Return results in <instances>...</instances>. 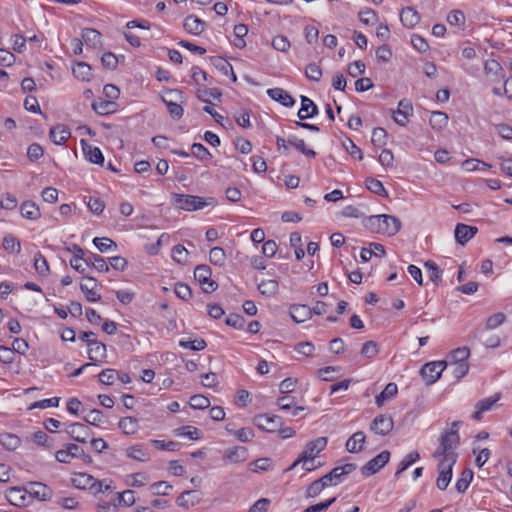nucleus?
<instances>
[{"mask_svg":"<svg viewBox=\"0 0 512 512\" xmlns=\"http://www.w3.org/2000/svg\"><path fill=\"white\" fill-rule=\"evenodd\" d=\"M455 463L456 459H440L438 464L439 475L436 480V485L440 490H445L448 487L452 478V469Z\"/></svg>","mask_w":512,"mask_h":512,"instance_id":"423d86ee","label":"nucleus"},{"mask_svg":"<svg viewBox=\"0 0 512 512\" xmlns=\"http://www.w3.org/2000/svg\"><path fill=\"white\" fill-rule=\"evenodd\" d=\"M33 441L43 447L51 448L53 446V439L49 437L44 431H37L33 434Z\"/></svg>","mask_w":512,"mask_h":512,"instance_id":"69168bd1","label":"nucleus"},{"mask_svg":"<svg viewBox=\"0 0 512 512\" xmlns=\"http://www.w3.org/2000/svg\"><path fill=\"white\" fill-rule=\"evenodd\" d=\"M93 243L97 247V249L102 253L107 252L112 247H114V248L117 247L116 243L107 237H102V238L96 237V238H94Z\"/></svg>","mask_w":512,"mask_h":512,"instance_id":"680f3d73","label":"nucleus"},{"mask_svg":"<svg viewBox=\"0 0 512 512\" xmlns=\"http://www.w3.org/2000/svg\"><path fill=\"white\" fill-rule=\"evenodd\" d=\"M327 486L323 478L317 479L313 481L306 490V497L307 498H314L318 496Z\"/></svg>","mask_w":512,"mask_h":512,"instance_id":"49530a36","label":"nucleus"},{"mask_svg":"<svg viewBox=\"0 0 512 512\" xmlns=\"http://www.w3.org/2000/svg\"><path fill=\"white\" fill-rule=\"evenodd\" d=\"M209 260L215 266H223L226 261V253L221 247H213L209 253Z\"/></svg>","mask_w":512,"mask_h":512,"instance_id":"37998d69","label":"nucleus"},{"mask_svg":"<svg viewBox=\"0 0 512 512\" xmlns=\"http://www.w3.org/2000/svg\"><path fill=\"white\" fill-rule=\"evenodd\" d=\"M447 367V361H433L426 363L420 371V374L427 385L434 384Z\"/></svg>","mask_w":512,"mask_h":512,"instance_id":"39448f33","label":"nucleus"},{"mask_svg":"<svg viewBox=\"0 0 512 512\" xmlns=\"http://www.w3.org/2000/svg\"><path fill=\"white\" fill-rule=\"evenodd\" d=\"M398 392L397 385L393 382L388 383L384 390L376 396L375 403L378 407H382L386 401L392 399Z\"/></svg>","mask_w":512,"mask_h":512,"instance_id":"c756f323","label":"nucleus"},{"mask_svg":"<svg viewBox=\"0 0 512 512\" xmlns=\"http://www.w3.org/2000/svg\"><path fill=\"white\" fill-rule=\"evenodd\" d=\"M118 426L126 435L135 434L139 428L138 420L134 417L121 418Z\"/></svg>","mask_w":512,"mask_h":512,"instance_id":"473e14b6","label":"nucleus"},{"mask_svg":"<svg viewBox=\"0 0 512 512\" xmlns=\"http://www.w3.org/2000/svg\"><path fill=\"white\" fill-rule=\"evenodd\" d=\"M335 501L336 497L327 499L326 501L309 506L303 512H325Z\"/></svg>","mask_w":512,"mask_h":512,"instance_id":"774afa93","label":"nucleus"},{"mask_svg":"<svg viewBox=\"0 0 512 512\" xmlns=\"http://www.w3.org/2000/svg\"><path fill=\"white\" fill-rule=\"evenodd\" d=\"M459 441L460 437L458 430H445L440 436L439 447L434 452L433 456L439 459H456L457 455L454 452V448L458 445Z\"/></svg>","mask_w":512,"mask_h":512,"instance_id":"f257e3e1","label":"nucleus"},{"mask_svg":"<svg viewBox=\"0 0 512 512\" xmlns=\"http://www.w3.org/2000/svg\"><path fill=\"white\" fill-rule=\"evenodd\" d=\"M84 262H85L86 266H88V267L92 266L99 272H108L109 271L108 264L106 263L104 258L98 254L91 253L88 257H86Z\"/></svg>","mask_w":512,"mask_h":512,"instance_id":"7c9ffc66","label":"nucleus"},{"mask_svg":"<svg viewBox=\"0 0 512 512\" xmlns=\"http://www.w3.org/2000/svg\"><path fill=\"white\" fill-rule=\"evenodd\" d=\"M278 282L274 279L264 280L258 285V290L262 295L271 297L278 291Z\"/></svg>","mask_w":512,"mask_h":512,"instance_id":"f704fd0d","label":"nucleus"},{"mask_svg":"<svg viewBox=\"0 0 512 512\" xmlns=\"http://www.w3.org/2000/svg\"><path fill=\"white\" fill-rule=\"evenodd\" d=\"M72 482L79 489H94L95 492H102L103 481H98L86 473H77L72 478Z\"/></svg>","mask_w":512,"mask_h":512,"instance_id":"1a4fd4ad","label":"nucleus"},{"mask_svg":"<svg viewBox=\"0 0 512 512\" xmlns=\"http://www.w3.org/2000/svg\"><path fill=\"white\" fill-rule=\"evenodd\" d=\"M378 344L375 341H367L363 344L361 355L365 358H373L378 354Z\"/></svg>","mask_w":512,"mask_h":512,"instance_id":"e2e57ef3","label":"nucleus"},{"mask_svg":"<svg viewBox=\"0 0 512 512\" xmlns=\"http://www.w3.org/2000/svg\"><path fill=\"white\" fill-rule=\"evenodd\" d=\"M2 245L8 253H19L21 250L20 241L11 234H8L3 238Z\"/></svg>","mask_w":512,"mask_h":512,"instance_id":"79ce46f5","label":"nucleus"},{"mask_svg":"<svg viewBox=\"0 0 512 512\" xmlns=\"http://www.w3.org/2000/svg\"><path fill=\"white\" fill-rule=\"evenodd\" d=\"M248 458V450L243 446H235L224 452V459L230 463H240Z\"/></svg>","mask_w":512,"mask_h":512,"instance_id":"b1692460","label":"nucleus"},{"mask_svg":"<svg viewBox=\"0 0 512 512\" xmlns=\"http://www.w3.org/2000/svg\"><path fill=\"white\" fill-rule=\"evenodd\" d=\"M29 494L39 500H48L51 498L52 491L45 484L33 482L29 486Z\"/></svg>","mask_w":512,"mask_h":512,"instance_id":"a878e982","label":"nucleus"},{"mask_svg":"<svg viewBox=\"0 0 512 512\" xmlns=\"http://www.w3.org/2000/svg\"><path fill=\"white\" fill-rule=\"evenodd\" d=\"M191 153L200 161H206L212 157L209 150L201 143H194L191 146Z\"/></svg>","mask_w":512,"mask_h":512,"instance_id":"09e8293b","label":"nucleus"},{"mask_svg":"<svg viewBox=\"0 0 512 512\" xmlns=\"http://www.w3.org/2000/svg\"><path fill=\"white\" fill-rule=\"evenodd\" d=\"M499 399H500V394H495L494 396H491V397H488V398L478 401L475 406L476 411L473 413L472 418L477 421L481 420L483 413L490 411L492 409L493 405L497 401H499Z\"/></svg>","mask_w":512,"mask_h":512,"instance_id":"f3484780","label":"nucleus"},{"mask_svg":"<svg viewBox=\"0 0 512 512\" xmlns=\"http://www.w3.org/2000/svg\"><path fill=\"white\" fill-rule=\"evenodd\" d=\"M71 136V132L64 124H58L50 129L49 137L56 145H63Z\"/></svg>","mask_w":512,"mask_h":512,"instance_id":"a211bd4d","label":"nucleus"},{"mask_svg":"<svg viewBox=\"0 0 512 512\" xmlns=\"http://www.w3.org/2000/svg\"><path fill=\"white\" fill-rule=\"evenodd\" d=\"M429 123L433 129H442L448 123V116L444 112L435 111L431 113Z\"/></svg>","mask_w":512,"mask_h":512,"instance_id":"4c0bfd02","label":"nucleus"},{"mask_svg":"<svg viewBox=\"0 0 512 512\" xmlns=\"http://www.w3.org/2000/svg\"><path fill=\"white\" fill-rule=\"evenodd\" d=\"M366 187L369 191H371L374 194H377L380 196L387 195V192H386L382 182L375 178H367L366 179Z\"/></svg>","mask_w":512,"mask_h":512,"instance_id":"864d4df0","label":"nucleus"},{"mask_svg":"<svg viewBox=\"0 0 512 512\" xmlns=\"http://www.w3.org/2000/svg\"><path fill=\"white\" fill-rule=\"evenodd\" d=\"M127 456L137 461L146 462L150 459L149 454L141 445H133L127 449Z\"/></svg>","mask_w":512,"mask_h":512,"instance_id":"c9c22d12","label":"nucleus"},{"mask_svg":"<svg viewBox=\"0 0 512 512\" xmlns=\"http://www.w3.org/2000/svg\"><path fill=\"white\" fill-rule=\"evenodd\" d=\"M167 94L170 96V99L162 97V101L165 103L169 115L175 119L179 120L184 113V110L181 104L186 102V96L181 90L171 89L167 91Z\"/></svg>","mask_w":512,"mask_h":512,"instance_id":"20e7f679","label":"nucleus"},{"mask_svg":"<svg viewBox=\"0 0 512 512\" xmlns=\"http://www.w3.org/2000/svg\"><path fill=\"white\" fill-rule=\"evenodd\" d=\"M287 142L289 145L294 146L297 150H299L305 156L312 157V158L316 156V152L312 149H308L305 145L304 140L298 139L296 136H290L288 138Z\"/></svg>","mask_w":512,"mask_h":512,"instance_id":"a19ab883","label":"nucleus"},{"mask_svg":"<svg viewBox=\"0 0 512 512\" xmlns=\"http://www.w3.org/2000/svg\"><path fill=\"white\" fill-rule=\"evenodd\" d=\"M425 267L427 268V270L429 272L430 280L435 285H438L441 282L442 270L438 267V265L434 261H431V260L425 262Z\"/></svg>","mask_w":512,"mask_h":512,"instance_id":"de8ad7c7","label":"nucleus"},{"mask_svg":"<svg viewBox=\"0 0 512 512\" xmlns=\"http://www.w3.org/2000/svg\"><path fill=\"white\" fill-rule=\"evenodd\" d=\"M327 445L326 437H319L315 440L308 442L304 450L300 453L298 458L291 464L287 471L293 470L301 462H307V460H314L317 455L325 449Z\"/></svg>","mask_w":512,"mask_h":512,"instance_id":"7ed1b4c3","label":"nucleus"},{"mask_svg":"<svg viewBox=\"0 0 512 512\" xmlns=\"http://www.w3.org/2000/svg\"><path fill=\"white\" fill-rule=\"evenodd\" d=\"M318 114V107L308 97L301 96V108L299 109L297 116L300 120H306L314 117Z\"/></svg>","mask_w":512,"mask_h":512,"instance_id":"dca6fc26","label":"nucleus"},{"mask_svg":"<svg viewBox=\"0 0 512 512\" xmlns=\"http://www.w3.org/2000/svg\"><path fill=\"white\" fill-rule=\"evenodd\" d=\"M305 75L309 80L318 82L322 77V69L316 63H310L306 66Z\"/></svg>","mask_w":512,"mask_h":512,"instance_id":"052dcab7","label":"nucleus"},{"mask_svg":"<svg viewBox=\"0 0 512 512\" xmlns=\"http://www.w3.org/2000/svg\"><path fill=\"white\" fill-rule=\"evenodd\" d=\"M447 366L452 369V374L456 380L463 378L469 371L468 363H447Z\"/></svg>","mask_w":512,"mask_h":512,"instance_id":"13d9d810","label":"nucleus"},{"mask_svg":"<svg viewBox=\"0 0 512 512\" xmlns=\"http://www.w3.org/2000/svg\"><path fill=\"white\" fill-rule=\"evenodd\" d=\"M413 107L410 101L402 99L398 103V108L393 112L394 121L400 126H406L408 116L412 113Z\"/></svg>","mask_w":512,"mask_h":512,"instance_id":"f8f14e48","label":"nucleus"},{"mask_svg":"<svg viewBox=\"0 0 512 512\" xmlns=\"http://www.w3.org/2000/svg\"><path fill=\"white\" fill-rule=\"evenodd\" d=\"M184 28L188 33L200 35L205 29V22L194 15H188L184 19Z\"/></svg>","mask_w":512,"mask_h":512,"instance_id":"393cba45","label":"nucleus"},{"mask_svg":"<svg viewBox=\"0 0 512 512\" xmlns=\"http://www.w3.org/2000/svg\"><path fill=\"white\" fill-rule=\"evenodd\" d=\"M366 436L364 432H355L346 442V449L350 453H358L362 450V445L365 443Z\"/></svg>","mask_w":512,"mask_h":512,"instance_id":"bb28decb","label":"nucleus"},{"mask_svg":"<svg viewBox=\"0 0 512 512\" xmlns=\"http://www.w3.org/2000/svg\"><path fill=\"white\" fill-rule=\"evenodd\" d=\"M85 158L91 163L103 165L104 156L98 147L90 145L86 140L81 139L80 141Z\"/></svg>","mask_w":512,"mask_h":512,"instance_id":"4468645a","label":"nucleus"},{"mask_svg":"<svg viewBox=\"0 0 512 512\" xmlns=\"http://www.w3.org/2000/svg\"><path fill=\"white\" fill-rule=\"evenodd\" d=\"M86 283L80 285L81 291L85 294L87 301L96 302L101 296L96 293L95 288L98 286L97 280L91 276H85Z\"/></svg>","mask_w":512,"mask_h":512,"instance_id":"aec40b11","label":"nucleus"},{"mask_svg":"<svg viewBox=\"0 0 512 512\" xmlns=\"http://www.w3.org/2000/svg\"><path fill=\"white\" fill-rule=\"evenodd\" d=\"M201 500V493L197 490H186L177 499L176 504L179 507L189 509L198 504Z\"/></svg>","mask_w":512,"mask_h":512,"instance_id":"2eb2a0df","label":"nucleus"},{"mask_svg":"<svg viewBox=\"0 0 512 512\" xmlns=\"http://www.w3.org/2000/svg\"><path fill=\"white\" fill-rule=\"evenodd\" d=\"M381 234L387 236L395 235L401 229V221L391 215H381Z\"/></svg>","mask_w":512,"mask_h":512,"instance_id":"ddd939ff","label":"nucleus"},{"mask_svg":"<svg viewBox=\"0 0 512 512\" xmlns=\"http://www.w3.org/2000/svg\"><path fill=\"white\" fill-rule=\"evenodd\" d=\"M400 20L405 27L411 29L419 23L420 15L413 7L408 6L402 9Z\"/></svg>","mask_w":512,"mask_h":512,"instance_id":"5701e85b","label":"nucleus"},{"mask_svg":"<svg viewBox=\"0 0 512 512\" xmlns=\"http://www.w3.org/2000/svg\"><path fill=\"white\" fill-rule=\"evenodd\" d=\"M189 252L183 245H176L172 249V258L178 264H185L188 261Z\"/></svg>","mask_w":512,"mask_h":512,"instance_id":"8fccbe9b","label":"nucleus"},{"mask_svg":"<svg viewBox=\"0 0 512 512\" xmlns=\"http://www.w3.org/2000/svg\"><path fill=\"white\" fill-rule=\"evenodd\" d=\"M189 405L193 409L203 410L210 406V400L203 395L197 394L190 398Z\"/></svg>","mask_w":512,"mask_h":512,"instance_id":"5fc2aeb1","label":"nucleus"},{"mask_svg":"<svg viewBox=\"0 0 512 512\" xmlns=\"http://www.w3.org/2000/svg\"><path fill=\"white\" fill-rule=\"evenodd\" d=\"M473 479V471L471 469H465L461 473L460 478L456 482V490L459 493H464Z\"/></svg>","mask_w":512,"mask_h":512,"instance_id":"e433bc0d","label":"nucleus"},{"mask_svg":"<svg viewBox=\"0 0 512 512\" xmlns=\"http://www.w3.org/2000/svg\"><path fill=\"white\" fill-rule=\"evenodd\" d=\"M390 459V452L388 450H384L379 453L377 456L369 460L362 468L361 472L364 476H371L377 473L381 468H383Z\"/></svg>","mask_w":512,"mask_h":512,"instance_id":"0eeeda50","label":"nucleus"},{"mask_svg":"<svg viewBox=\"0 0 512 512\" xmlns=\"http://www.w3.org/2000/svg\"><path fill=\"white\" fill-rule=\"evenodd\" d=\"M0 442L8 450H15L20 445V438L14 434H4L1 436Z\"/></svg>","mask_w":512,"mask_h":512,"instance_id":"6e6d98bb","label":"nucleus"},{"mask_svg":"<svg viewBox=\"0 0 512 512\" xmlns=\"http://www.w3.org/2000/svg\"><path fill=\"white\" fill-rule=\"evenodd\" d=\"M177 436H185L192 440L200 439V431L193 426H184L175 430Z\"/></svg>","mask_w":512,"mask_h":512,"instance_id":"bf43d9fd","label":"nucleus"},{"mask_svg":"<svg viewBox=\"0 0 512 512\" xmlns=\"http://www.w3.org/2000/svg\"><path fill=\"white\" fill-rule=\"evenodd\" d=\"M34 268L41 276H46L49 273L48 262L41 252H37L34 255Z\"/></svg>","mask_w":512,"mask_h":512,"instance_id":"c03bdc74","label":"nucleus"},{"mask_svg":"<svg viewBox=\"0 0 512 512\" xmlns=\"http://www.w3.org/2000/svg\"><path fill=\"white\" fill-rule=\"evenodd\" d=\"M21 215L30 220H37L41 213L39 207L33 201H24L20 206Z\"/></svg>","mask_w":512,"mask_h":512,"instance_id":"cd10ccee","label":"nucleus"},{"mask_svg":"<svg viewBox=\"0 0 512 512\" xmlns=\"http://www.w3.org/2000/svg\"><path fill=\"white\" fill-rule=\"evenodd\" d=\"M469 356L470 350L468 347H459L450 353L447 363H468Z\"/></svg>","mask_w":512,"mask_h":512,"instance_id":"72a5a7b5","label":"nucleus"},{"mask_svg":"<svg viewBox=\"0 0 512 512\" xmlns=\"http://www.w3.org/2000/svg\"><path fill=\"white\" fill-rule=\"evenodd\" d=\"M323 480L327 484V486L337 485L344 480L342 473L340 472L338 467L332 469L329 473L325 474Z\"/></svg>","mask_w":512,"mask_h":512,"instance_id":"3c124183","label":"nucleus"},{"mask_svg":"<svg viewBox=\"0 0 512 512\" xmlns=\"http://www.w3.org/2000/svg\"><path fill=\"white\" fill-rule=\"evenodd\" d=\"M420 455L417 451L410 452L405 456V458L400 462L399 467L395 473V477H398L402 472L408 469L413 463L419 460Z\"/></svg>","mask_w":512,"mask_h":512,"instance_id":"a18cd8bd","label":"nucleus"},{"mask_svg":"<svg viewBox=\"0 0 512 512\" xmlns=\"http://www.w3.org/2000/svg\"><path fill=\"white\" fill-rule=\"evenodd\" d=\"M132 490H125L121 493H117L116 497L118 500V505L131 506L135 503V495Z\"/></svg>","mask_w":512,"mask_h":512,"instance_id":"0e129e2a","label":"nucleus"},{"mask_svg":"<svg viewBox=\"0 0 512 512\" xmlns=\"http://www.w3.org/2000/svg\"><path fill=\"white\" fill-rule=\"evenodd\" d=\"M290 315L296 323H302L312 317L311 307L304 304H293L290 306Z\"/></svg>","mask_w":512,"mask_h":512,"instance_id":"6ab92c4d","label":"nucleus"},{"mask_svg":"<svg viewBox=\"0 0 512 512\" xmlns=\"http://www.w3.org/2000/svg\"><path fill=\"white\" fill-rule=\"evenodd\" d=\"M268 96L281 103L285 107H292L295 104L293 97L282 88H270L267 90Z\"/></svg>","mask_w":512,"mask_h":512,"instance_id":"412c9836","label":"nucleus"},{"mask_svg":"<svg viewBox=\"0 0 512 512\" xmlns=\"http://www.w3.org/2000/svg\"><path fill=\"white\" fill-rule=\"evenodd\" d=\"M253 423L261 430L275 432L283 422L281 417L270 414H259L253 418Z\"/></svg>","mask_w":512,"mask_h":512,"instance_id":"6e6552de","label":"nucleus"},{"mask_svg":"<svg viewBox=\"0 0 512 512\" xmlns=\"http://www.w3.org/2000/svg\"><path fill=\"white\" fill-rule=\"evenodd\" d=\"M211 274V268L205 264L196 266L194 270V277L199 282L200 285H204V283H207V281L211 279Z\"/></svg>","mask_w":512,"mask_h":512,"instance_id":"58836bf2","label":"nucleus"},{"mask_svg":"<svg viewBox=\"0 0 512 512\" xmlns=\"http://www.w3.org/2000/svg\"><path fill=\"white\" fill-rule=\"evenodd\" d=\"M59 402H60V398L59 397H52V398H48V399H43V400H40V401H36L34 403H32L29 407H28V410H33V409H46L48 407H58L59 406Z\"/></svg>","mask_w":512,"mask_h":512,"instance_id":"603ef678","label":"nucleus"},{"mask_svg":"<svg viewBox=\"0 0 512 512\" xmlns=\"http://www.w3.org/2000/svg\"><path fill=\"white\" fill-rule=\"evenodd\" d=\"M393 427V418L383 414L376 416L370 424V430L381 436L388 435L393 430Z\"/></svg>","mask_w":512,"mask_h":512,"instance_id":"9d476101","label":"nucleus"},{"mask_svg":"<svg viewBox=\"0 0 512 512\" xmlns=\"http://www.w3.org/2000/svg\"><path fill=\"white\" fill-rule=\"evenodd\" d=\"M88 358L94 362H102L107 357L106 345L99 342L97 339H93L91 346H88Z\"/></svg>","mask_w":512,"mask_h":512,"instance_id":"4be33fe9","label":"nucleus"},{"mask_svg":"<svg viewBox=\"0 0 512 512\" xmlns=\"http://www.w3.org/2000/svg\"><path fill=\"white\" fill-rule=\"evenodd\" d=\"M364 225L373 233L381 234V215H373L365 219Z\"/></svg>","mask_w":512,"mask_h":512,"instance_id":"4d7b16f0","label":"nucleus"},{"mask_svg":"<svg viewBox=\"0 0 512 512\" xmlns=\"http://www.w3.org/2000/svg\"><path fill=\"white\" fill-rule=\"evenodd\" d=\"M66 432L73 440L80 443H86L88 438L93 434L91 429L82 423H71Z\"/></svg>","mask_w":512,"mask_h":512,"instance_id":"9b49d317","label":"nucleus"},{"mask_svg":"<svg viewBox=\"0 0 512 512\" xmlns=\"http://www.w3.org/2000/svg\"><path fill=\"white\" fill-rule=\"evenodd\" d=\"M81 37L87 46L93 48H96L101 43V33L93 28H84Z\"/></svg>","mask_w":512,"mask_h":512,"instance_id":"c85d7f7f","label":"nucleus"},{"mask_svg":"<svg viewBox=\"0 0 512 512\" xmlns=\"http://www.w3.org/2000/svg\"><path fill=\"white\" fill-rule=\"evenodd\" d=\"M115 103L111 100H100L92 103L93 110L100 115H106L114 111Z\"/></svg>","mask_w":512,"mask_h":512,"instance_id":"ea45409f","label":"nucleus"},{"mask_svg":"<svg viewBox=\"0 0 512 512\" xmlns=\"http://www.w3.org/2000/svg\"><path fill=\"white\" fill-rule=\"evenodd\" d=\"M118 376V371L115 369H104L99 374V381L104 385H112Z\"/></svg>","mask_w":512,"mask_h":512,"instance_id":"338daca9","label":"nucleus"},{"mask_svg":"<svg viewBox=\"0 0 512 512\" xmlns=\"http://www.w3.org/2000/svg\"><path fill=\"white\" fill-rule=\"evenodd\" d=\"M174 204L185 211H196L203 209L207 206L216 205V200L213 197H200L195 195H185V194H173Z\"/></svg>","mask_w":512,"mask_h":512,"instance_id":"f03ea898","label":"nucleus"},{"mask_svg":"<svg viewBox=\"0 0 512 512\" xmlns=\"http://www.w3.org/2000/svg\"><path fill=\"white\" fill-rule=\"evenodd\" d=\"M91 66L85 62H78L74 65L72 72L74 76L81 81H89L91 79Z\"/></svg>","mask_w":512,"mask_h":512,"instance_id":"2f4dec72","label":"nucleus"}]
</instances>
